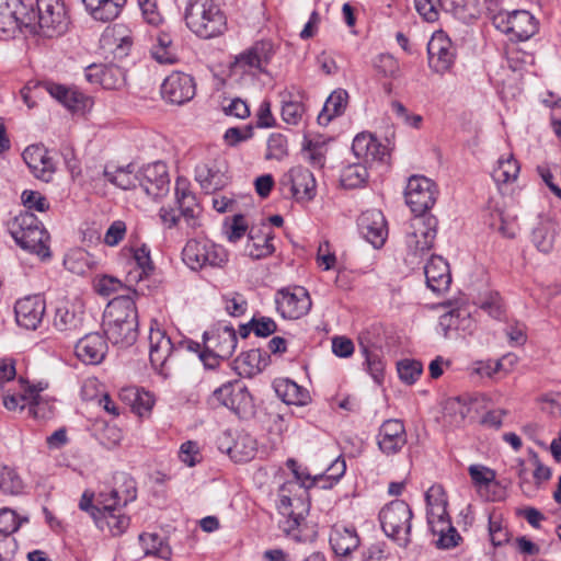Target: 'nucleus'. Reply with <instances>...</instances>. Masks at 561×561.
<instances>
[{
	"instance_id": "1",
	"label": "nucleus",
	"mask_w": 561,
	"mask_h": 561,
	"mask_svg": "<svg viewBox=\"0 0 561 561\" xmlns=\"http://www.w3.org/2000/svg\"><path fill=\"white\" fill-rule=\"evenodd\" d=\"M186 26L201 38L221 35L227 27V19L214 0H188L184 10Z\"/></svg>"
},
{
	"instance_id": "2",
	"label": "nucleus",
	"mask_w": 561,
	"mask_h": 561,
	"mask_svg": "<svg viewBox=\"0 0 561 561\" xmlns=\"http://www.w3.org/2000/svg\"><path fill=\"white\" fill-rule=\"evenodd\" d=\"M425 500L430 506L427 511L428 525L433 534H439L438 547L444 549L456 547L460 535L447 518L443 488L440 485L431 486L425 493Z\"/></svg>"
},
{
	"instance_id": "3",
	"label": "nucleus",
	"mask_w": 561,
	"mask_h": 561,
	"mask_svg": "<svg viewBox=\"0 0 561 561\" xmlns=\"http://www.w3.org/2000/svg\"><path fill=\"white\" fill-rule=\"evenodd\" d=\"M238 343L237 332L230 325H224L203 334V352L199 359L207 368H215L219 359L232 356Z\"/></svg>"
},
{
	"instance_id": "4",
	"label": "nucleus",
	"mask_w": 561,
	"mask_h": 561,
	"mask_svg": "<svg viewBox=\"0 0 561 561\" xmlns=\"http://www.w3.org/2000/svg\"><path fill=\"white\" fill-rule=\"evenodd\" d=\"M412 510L401 500H394L383 506L379 513V520L385 534L402 545L410 542Z\"/></svg>"
},
{
	"instance_id": "5",
	"label": "nucleus",
	"mask_w": 561,
	"mask_h": 561,
	"mask_svg": "<svg viewBox=\"0 0 561 561\" xmlns=\"http://www.w3.org/2000/svg\"><path fill=\"white\" fill-rule=\"evenodd\" d=\"M182 260L192 271H198L206 266L221 267L228 257L222 247L191 239L183 248Z\"/></svg>"
},
{
	"instance_id": "6",
	"label": "nucleus",
	"mask_w": 561,
	"mask_h": 561,
	"mask_svg": "<svg viewBox=\"0 0 561 561\" xmlns=\"http://www.w3.org/2000/svg\"><path fill=\"white\" fill-rule=\"evenodd\" d=\"M435 183L422 175H412L407 184L404 197L408 206L415 216H432L427 214L436 202Z\"/></svg>"
},
{
	"instance_id": "7",
	"label": "nucleus",
	"mask_w": 561,
	"mask_h": 561,
	"mask_svg": "<svg viewBox=\"0 0 561 561\" xmlns=\"http://www.w3.org/2000/svg\"><path fill=\"white\" fill-rule=\"evenodd\" d=\"M438 220L435 216H415L412 230L405 237L409 254L422 256L428 252L436 239Z\"/></svg>"
},
{
	"instance_id": "8",
	"label": "nucleus",
	"mask_w": 561,
	"mask_h": 561,
	"mask_svg": "<svg viewBox=\"0 0 561 561\" xmlns=\"http://www.w3.org/2000/svg\"><path fill=\"white\" fill-rule=\"evenodd\" d=\"M428 66L439 75L448 72L457 57V49L448 35L443 31H435L427 44Z\"/></svg>"
},
{
	"instance_id": "9",
	"label": "nucleus",
	"mask_w": 561,
	"mask_h": 561,
	"mask_svg": "<svg viewBox=\"0 0 561 561\" xmlns=\"http://www.w3.org/2000/svg\"><path fill=\"white\" fill-rule=\"evenodd\" d=\"M38 25L45 36L53 37L64 34L69 19L64 2L60 0H37Z\"/></svg>"
},
{
	"instance_id": "10",
	"label": "nucleus",
	"mask_w": 561,
	"mask_h": 561,
	"mask_svg": "<svg viewBox=\"0 0 561 561\" xmlns=\"http://www.w3.org/2000/svg\"><path fill=\"white\" fill-rule=\"evenodd\" d=\"M275 302L277 311L285 319L304 317L309 312L312 305L308 290L301 286L278 290Z\"/></svg>"
},
{
	"instance_id": "11",
	"label": "nucleus",
	"mask_w": 561,
	"mask_h": 561,
	"mask_svg": "<svg viewBox=\"0 0 561 561\" xmlns=\"http://www.w3.org/2000/svg\"><path fill=\"white\" fill-rule=\"evenodd\" d=\"M213 397L239 416L248 414L253 407L252 396L247 386L239 380L227 382L217 388Z\"/></svg>"
},
{
	"instance_id": "12",
	"label": "nucleus",
	"mask_w": 561,
	"mask_h": 561,
	"mask_svg": "<svg viewBox=\"0 0 561 561\" xmlns=\"http://www.w3.org/2000/svg\"><path fill=\"white\" fill-rule=\"evenodd\" d=\"M138 186L153 198L164 196L170 188L168 167L162 161H156L138 170Z\"/></svg>"
},
{
	"instance_id": "13",
	"label": "nucleus",
	"mask_w": 561,
	"mask_h": 561,
	"mask_svg": "<svg viewBox=\"0 0 561 561\" xmlns=\"http://www.w3.org/2000/svg\"><path fill=\"white\" fill-rule=\"evenodd\" d=\"M227 172L226 161L216 158L201 162L195 167V180L205 193H214L228 184Z\"/></svg>"
},
{
	"instance_id": "14",
	"label": "nucleus",
	"mask_w": 561,
	"mask_h": 561,
	"mask_svg": "<svg viewBox=\"0 0 561 561\" xmlns=\"http://www.w3.org/2000/svg\"><path fill=\"white\" fill-rule=\"evenodd\" d=\"M150 351L149 358L151 365L160 375L168 377L169 364L175 360L174 341L160 329L150 330L149 335Z\"/></svg>"
},
{
	"instance_id": "15",
	"label": "nucleus",
	"mask_w": 561,
	"mask_h": 561,
	"mask_svg": "<svg viewBox=\"0 0 561 561\" xmlns=\"http://www.w3.org/2000/svg\"><path fill=\"white\" fill-rule=\"evenodd\" d=\"M161 95L169 103L182 105L195 95V81L192 76L175 71L161 84Z\"/></svg>"
},
{
	"instance_id": "16",
	"label": "nucleus",
	"mask_w": 561,
	"mask_h": 561,
	"mask_svg": "<svg viewBox=\"0 0 561 561\" xmlns=\"http://www.w3.org/2000/svg\"><path fill=\"white\" fill-rule=\"evenodd\" d=\"M407 442L408 435L401 420L389 419L380 425L377 434V444L382 454L387 456L396 455L401 451Z\"/></svg>"
},
{
	"instance_id": "17",
	"label": "nucleus",
	"mask_w": 561,
	"mask_h": 561,
	"mask_svg": "<svg viewBox=\"0 0 561 561\" xmlns=\"http://www.w3.org/2000/svg\"><path fill=\"white\" fill-rule=\"evenodd\" d=\"M46 304L41 295L26 296L14 306L15 320L20 327L36 330L45 314Z\"/></svg>"
},
{
	"instance_id": "18",
	"label": "nucleus",
	"mask_w": 561,
	"mask_h": 561,
	"mask_svg": "<svg viewBox=\"0 0 561 561\" xmlns=\"http://www.w3.org/2000/svg\"><path fill=\"white\" fill-rule=\"evenodd\" d=\"M357 226L360 234L374 248L378 249L383 245L388 229L383 214L378 209H370L364 211L357 220Z\"/></svg>"
},
{
	"instance_id": "19",
	"label": "nucleus",
	"mask_w": 561,
	"mask_h": 561,
	"mask_svg": "<svg viewBox=\"0 0 561 561\" xmlns=\"http://www.w3.org/2000/svg\"><path fill=\"white\" fill-rule=\"evenodd\" d=\"M352 151L364 164L385 162L389 156L387 147L369 133H360L354 138Z\"/></svg>"
},
{
	"instance_id": "20",
	"label": "nucleus",
	"mask_w": 561,
	"mask_h": 561,
	"mask_svg": "<svg viewBox=\"0 0 561 561\" xmlns=\"http://www.w3.org/2000/svg\"><path fill=\"white\" fill-rule=\"evenodd\" d=\"M284 183L290 184V192L297 202H310L317 194L316 179L311 171L302 167L289 170Z\"/></svg>"
},
{
	"instance_id": "21",
	"label": "nucleus",
	"mask_w": 561,
	"mask_h": 561,
	"mask_svg": "<svg viewBox=\"0 0 561 561\" xmlns=\"http://www.w3.org/2000/svg\"><path fill=\"white\" fill-rule=\"evenodd\" d=\"M22 157L35 178L45 182L50 181L55 172V165L44 146L31 145L25 148Z\"/></svg>"
},
{
	"instance_id": "22",
	"label": "nucleus",
	"mask_w": 561,
	"mask_h": 561,
	"mask_svg": "<svg viewBox=\"0 0 561 561\" xmlns=\"http://www.w3.org/2000/svg\"><path fill=\"white\" fill-rule=\"evenodd\" d=\"M127 321L138 322L137 308L129 295H121L108 302L103 316V327Z\"/></svg>"
},
{
	"instance_id": "23",
	"label": "nucleus",
	"mask_w": 561,
	"mask_h": 561,
	"mask_svg": "<svg viewBox=\"0 0 561 561\" xmlns=\"http://www.w3.org/2000/svg\"><path fill=\"white\" fill-rule=\"evenodd\" d=\"M504 25H497L504 33L513 34L517 41H527L538 32V22L530 12L517 10L507 15Z\"/></svg>"
},
{
	"instance_id": "24",
	"label": "nucleus",
	"mask_w": 561,
	"mask_h": 561,
	"mask_svg": "<svg viewBox=\"0 0 561 561\" xmlns=\"http://www.w3.org/2000/svg\"><path fill=\"white\" fill-rule=\"evenodd\" d=\"M178 209L187 229L194 231L201 224L198 220L199 206L196 196L188 190L185 181L178 179L175 186Z\"/></svg>"
},
{
	"instance_id": "25",
	"label": "nucleus",
	"mask_w": 561,
	"mask_h": 561,
	"mask_svg": "<svg viewBox=\"0 0 561 561\" xmlns=\"http://www.w3.org/2000/svg\"><path fill=\"white\" fill-rule=\"evenodd\" d=\"M77 357L89 365L100 364L107 352V342L100 333H90L80 339L75 347Z\"/></svg>"
},
{
	"instance_id": "26",
	"label": "nucleus",
	"mask_w": 561,
	"mask_h": 561,
	"mask_svg": "<svg viewBox=\"0 0 561 561\" xmlns=\"http://www.w3.org/2000/svg\"><path fill=\"white\" fill-rule=\"evenodd\" d=\"M427 287L434 293H443L449 288L451 275L449 265L439 255H432L424 266Z\"/></svg>"
},
{
	"instance_id": "27",
	"label": "nucleus",
	"mask_w": 561,
	"mask_h": 561,
	"mask_svg": "<svg viewBox=\"0 0 561 561\" xmlns=\"http://www.w3.org/2000/svg\"><path fill=\"white\" fill-rule=\"evenodd\" d=\"M45 89L55 100L71 112H81L91 105L90 98L77 89L55 82L45 83Z\"/></svg>"
},
{
	"instance_id": "28",
	"label": "nucleus",
	"mask_w": 561,
	"mask_h": 561,
	"mask_svg": "<svg viewBox=\"0 0 561 561\" xmlns=\"http://www.w3.org/2000/svg\"><path fill=\"white\" fill-rule=\"evenodd\" d=\"M26 7L20 0H0V30L14 34L26 26Z\"/></svg>"
},
{
	"instance_id": "29",
	"label": "nucleus",
	"mask_w": 561,
	"mask_h": 561,
	"mask_svg": "<svg viewBox=\"0 0 561 561\" xmlns=\"http://www.w3.org/2000/svg\"><path fill=\"white\" fill-rule=\"evenodd\" d=\"M85 78L91 83H99L104 89L113 90L124 81V71L114 64H92L85 68Z\"/></svg>"
},
{
	"instance_id": "30",
	"label": "nucleus",
	"mask_w": 561,
	"mask_h": 561,
	"mask_svg": "<svg viewBox=\"0 0 561 561\" xmlns=\"http://www.w3.org/2000/svg\"><path fill=\"white\" fill-rule=\"evenodd\" d=\"M12 237L23 250L35 253L42 259L50 257L49 234L44 227L31 232L14 231Z\"/></svg>"
},
{
	"instance_id": "31",
	"label": "nucleus",
	"mask_w": 561,
	"mask_h": 561,
	"mask_svg": "<svg viewBox=\"0 0 561 561\" xmlns=\"http://www.w3.org/2000/svg\"><path fill=\"white\" fill-rule=\"evenodd\" d=\"M330 545L336 556L347 557L360 545L354 527L335 525L330 533Z\"/></svg>"
},
{
	"instance_id": "32",
	"label": "nucleus",
	"mask_w": 561,
	"mask_h": 561,
	"mask_svg": "<svg viewBox=\"0 0 561 561\" xmlns=\"http://www.w3.org/2000/svg\"><path fill=\"white\" fill-rule=\"evenodd\" d=\"M53 325L59 332H72L82 325V311L67 300L60 301L55 308Z\"/></svg>"
},
{
	"instance_id": "33",
	"label": "nucleus",
	"mask_w": 561,
	"mask_h": 561,
	"mask_svg": "<svg viewBox=\"0 0 561 561\" xmlns=\"http://www.w3.org/2000/svg\"><path fill=\"white\" fill-rule=\"evenodd\" d=\"M273 387L277 397L286 404L304 407L311 401L309 391L290 379H276Z\"/></svg>"
},
{
	"instance_id": "34",
	"label": "nucleus",
	"mask_w": 561,
	"mask_h": 561,
	"mask_svg": "<svg viewBox=\"0 0 561 561\" xmlns=\"http://www.w3.org/2000/svg\"><path fill=\"white\" fill-rule=\"evenodd\" d=\"M90 15L101 22H110L116 19L126 0H82Z\"/></svg>"
},
{
	"instance_id": "35",
	"label": "nucleus",
	"mask_w": 561,
	"mask_h": 561,
	"mask_svg": "<svg viewBox=\"0 0 561 561\" xmlns=\"http://www.w3.org/2000/svg\"><path fill=\"white\" fill-rule=\"evenodd\" d=\"M103 176L107 182L122 190H135L138 187V171L135 172L133 163L113 169L110 165H105Z\"/></svg>"
},
{
	"instance_id": "36",
	"label": "nucleus",
	"mask_w": 561,
	"mask_h": 561,
	"mask_svg": "<svg viewBox=\"0 0 561 561\" xmlns=\"http://www.w3.org/2000/svg\"><path fill=\"white\" fill-rule=\"evenodd\" d=\"M274 55V47L270 41L256 42L248 51L237 58L238 64L262 70V67L270 62Z\"/></svg>"
},
{
	"instance_id": "37",
	"label": "nucleus",
	"mask_w": 561,
	"mask_h": 561,
	"mask_svg": "<svg viewBox=\"0 0 561 561\" xmlns=\"http://www.w3.org/2000/svg\"><path fill=\"white\" fill-rule=\"evenodd\" d=\"M348 103V93L344 89L334 90L327 99L322 111L318 115V123L327 126L333 118L341 116Z\"/></svg>"
},
{
	"instance_id": "38",
	"label": "nucleus",
	"mask_w": 561,
	"mask_h": 561,
	"mask_svg": "<svg viewBox=\"0 0 561 561\" xmlns=\"http://www.w3.org/2000/svg\"><path fill=\"white\" fill-rule=\"evenodd\" d=\"M106 339L114 345L128 347L133 345L138 336V322H123L104 327Z\"/></svg>"
},
{
	"instance_id": "39",
	"label": "nucleus",
	"mask_w": 561,
	"mask_h": 561,
	"mask_svg": "<svg viewBox=\"0 0 561 561\" xmlns=\"http://www.w3.org/2000/svg\"><path fill=\"white\" fill-rule=\"evenodd\" d=\"M115 503H104L105 506H103L100 517L102 518V530L106 527L113 536H119L128 528L129 517L125 514L116 513L119 511V507L115 506Z\"/></svg>"
},
{
	"instance_id": "40",
	"label": "nucleus",
	"mask_w": 561,
	"mask_h": 561,
	"mask_svg": "<svg viewBox=\"0 0 561 561\" xmlns=\"http://www.w3.org/2000/svg\"><path fill=\"white\" fill-rule=\"evenodd\" d=\"M121 398L127 401L139 416L149 413L154 404L153 396L150 392L136 387L124 388Z\"/></svg>"
},
{
	"instance_id": "41",
	"label": "nucleus",
	"mask_w": 561,
	"mask_h": 561,
	"mask_svg": "<svg viewBox=\"0 0 561 561\" xmlns=\"http://www.w3.org/2000/svg\"><path fill=\"white\" fill-rule=\"evenodd\" d=\"M237 363L247 376H254L261 373L270 363V355L260 348H253L242 353Z\"/></svg>"
},
{
	"instance_id": "42",
	"label": "nucleus",
	"mask_w": 561,
	"mask_h": 561,
	"mask_svg": "<svg viewBox=\"0 0 561 561\" xmlns=\"http://www.w3.org/2000/svg\"><path fill=\"white\" fill-rule=\"evenodd\" d=\"M133 261L136 265L135 270H130L127 274L128 282L138 283L144 277L150 275L153 271V264L150 257V250L142 244L133 250Z\"/></svg>"
},
{
	"instance_id": "43",
	"label": "nucleus",
	"mask_w": 561,
	"mask_h": 561,
	"mask_svg": "<svg viewBox=\"0 0 561 561\" xmlns=\"http://www.w3.org/2000/svg\"><path fill=\"white\" fill-rule=\"evenodd\" d=\"M346 471L345 460L337 457L331 462L324 473L313 477L311 484H317L321 489L333 488Z\"/></svg>"
},
{
	"instance_id": "44",
	"label": "nucleus",
	"mask_w": 561,
	"mask_h": 561,
	"mask_svg": "<svg viewBox=\"0 0 561 561\" xmlns=\"http://www.w3.org/2000/svg\"><path fill=\"white\" fill-rule=\"evenodd\" d=\"M368 179L367 165L363 162H354L346 165L341 173V184L345 188H357Z\"/></svg>"
},
{
	"instance_id": "45",
	"label": "nucleus",
	"mask_w": 561,
	"mask_h": 561,
	"mask_svg": "<svg viewBox=\"0 0 561 561\" xmlns=\"http://www.w3.org/2000/svg\"><path fill=\"white\" fill-rule=\"evenodd\" d=\"M270 234L254 236L253 230L249 232V240L244 247V254L252 259H262L274 251Z\"/></svg>"
},
{
	"instance_id": "46",
	"label": "nucleus",
	"mask_w": 561,
	"mask_h": 561,
	"mask_svg": "<svg viewBox=\"0 0 561 561\" xmlns=\"http://www.w3.org/2000/svg\"><path fill=\"white\" fill-rule=\"evenodd\" d=\"M146 556H154L162 560H170L172 550L169 545L163 542L157 534H142L139 536Z\"/></svg>"
},
{
	"instance_id": "47",
	"label": "nucleus",
	"mask_w": 561,
	"mask_h": 561,
	"mask_svg": "<svg viewBox=\"0 0 561 561\" xmlns=\"http://www.w3.org/2000/svg\"><path fill=\"white\" fill-rule=\"evenodd\" d=\"M360 352L365 356V364L367 371L373 379L380 383L383 378L385 363L380 355V350L377 347H369L360 342Z\"/></svg>"
},
{
	"instance_id": "48",
	"label": "nucleus",
	"mask_w": 561,
	"mask_h": 561,
	"mask_svg": "<svg viewBox=\"0 0 561 561\" xmlns=\"http://www.w3.org/2000/svg\"><path fill=\"white\" fill-rule=\"evenodd\" d=\"M24 483L20 474L8 466H0V491L8 495H19L23 492Z\"/></svg>"
},
{
	"instance_id": "49",
	"label": "nucleus",
	"mask_w": 561,
	"mask_h": 561,
	"mask_svg": "<svg viewBox=\"0 0 561 561\" xmlns=\"http://www.w3.org/2000/svg\"><path fill=\"white\" fill-rule=\"evenodd\" d=\"M444 415L450 417V423L460 424L471 411V405L460 397L448 398L444 402Z\"/></svg>"
},
{
	"instance_id": "50",
	"label": "nucleus",
	"mask_w": 561,
	"mask_h": 561,
	"mask_svg": "<svg viewBox=\"0 0 561 561\" xmlns=\"http://www.w3.org/2000/svg\"><path fill=\"white\" fill-rule=\"evenodd\" d=\"M519 173V164L513 158L500 159L497 167L493 170L492 176L497 183H510L517 179Z\"/></svg>"
},
{
	"instance_id": "51",
	"label": "nucleus",
	"mask_w": 561,
	"mask_h": 561,
	"mask_svg": "<svg viewBox=\"0 0 561 561\" xmlns=\"http://www.w3.org/2000/svg\"><path fill=\"white\" fill-rule=\"evenodd\" d=\"M288 156L287 138L280 133H273L267 139L266 160H283Z\"/></svg>"
},
{
	"instance_id": "52",
	"label": "nucleus",
	"mask_w": 561,
	"mask_h": 561,
	"mask_svg": "<svg viewBox=\"0 0 561 561\" xmlns=\"http://www.w3.org/2000/svg\"><path fill=\"white\" fill-rule=\"evenodd\" d=\"M20 382L22 386V400H28L30 411L34 414L35 417L39 416L38 405L41 401V392L45 389L42 383L38 385H30L23 378H20Z\"/></svg>"
},
{
	"instance_id": "53",
	"label": "nucleus",
	"mask_w": 561,
	"mask_h": 561,
	"mask_svg": "<svg viewBox=\"0 0 561 561\" xmlns=\"http://www.w3.org/2000/svg\"><path fill=\"white\" fill-rule=\"evenodd\" d=\"M399 378L408 383H414L423 371L422 363L414 359H403L398 363Z\"/></svg>"
},
{
	"instance_id": "54",
	"label": "nucleus",
	"mask_w": 561,
	"mask_h": 561,
	"mask_svg": "<svg viewBox=\"0 0 561 561\" xmlns=\"http://www.w3.org/2000/svg\"><path fill=\"white\" fill-rule=\"evenodd\" d=\"M44 227L42 221L31 211H21L18 216L14 217L11 224V234L13 236L14 231L19 232H31L32 230Z\"/></svg>"
},
{
	"instance_id": "55",
	"label": "nucleus",
	"mask_w": 561,
	"mask_h": 561,
	"mask_svg": "<svg viewBox=\"0 0 561 561\" xmlns=\"http://www.w3.org/2000/svg\"><path fill=\"white\" fill-rule=\"evenodd\" d=\"M21 199L23 205L26 207L25 211L33 210L44 213L49 209V203L47 198L37 191L25 190L22 192Z\"/></svg>"
},
{
	"instance_id": "56",
	"label": "nucleus",
	"mask_w": 561,
	"mask_h": 561,
	"mask_svg": "<svg viewBox=\"0 0 561 561\" xmlns=\"http://www.w3.org/2000/svg\"><path fill=\"white\" fill-rule=\"evenodd\" d=\"M136 486L135 481L129 478L124 479V490L113 489L110 491V500H113L115 506L122 507L127 503L134 501L136 499Z\"/></svg>"
},
{
	"instance_id": "57",
	"label": "nucleus",
	"mask_w": 561,
	"mask_h": 561,
	"mask_svg": "<svg viewBox=\"0 0 561 561\" xmlns=\"http://www.w3.org/2000/svg\"><path fill=\"white\" fill-rule=\"evenodd\" d=\"M306 113L305 105L299 101H284L282 106V119L289 125H298Z\"/></svg>"
},
{
	"instance_id": "58",
	"label": "nucleus",
	"mask_w": 561,
	"mask_h": 561,
	"mask_svg": "<svg viewBox=\"0 0 561 561\" xmlns=\"http://www.w3.org/2000/svg\"><path fill=\"white\" fill-rule=\"evenodd\" d=\"M415 10L427 23H434L439 19V5L442 0H414Z\"/></svg>"
},
{
	"instance_id": "59",
	"label": "nucleus",
	"mask_w": 561,
	"mask_h": 561,
	"mask_svg": "<svg viewBox=\"0 0 561 561\" xmlns=\"http://www.w3.org/2000/svg\"><path fill=\"white\" fill-rule=\"evenodd\" d=\"M225 310L232 317H241L248 309V301L243 295L231 293L222 296Z\"/></svg>"
},
{
	"instance_id": "60",
	"label": "nucleus",
	"mask_w": 561,
	"mask_h": 561,
	"mask_svg": "<svg viewBox=\"0 0 561 561\" xmlns=\"http://www.w3.org/2000/svg\"><path fill=\"white\" fill-rule=\"evenodd\" d=\"M479 307L494 319H500L504 313L502 299L497 293H490L488 296L481 298Z\"/></svg>"
},
{
	"instance_id": "61",
	"label": "nucleus",
	"mask_w": 561,
	"mask_h": 561,
	"mask_svg": "<svg viewBox=\"0 0 561 561\" xmlns=\"http://www.w3.org/2000/svg\"><path fill=\"white\" fill-rule=\"evenodd\" d=\"M374 66L378 73L386 78H394L399 72L398 61L389 54L379 55L376 58Z\"/></svg>"
},
{
	"instance_id": "62",
	"label": "nucleus",
	"mask_w": 561,
	"mask_h": 561,
	"mask_svg": "<svg viewBox=\"0 0 561 561\" xmlns=\"http://www.w3.org/2000/svg\"><path fill=\"white\" fill-rule=\"evenodd\" d=\"M553 240V233L543 225H540L533 230V242L536 248L543 253H548L552 250Z\"/></svg>"
},
{
	"instance_id": "63",
	"label": "nucleus",
	"mask_w": 561,
	"mask_h": 561,
	"mask_svg": "<svg viewBox=\"0 0 561 561\" xmlns=\"http://www.w3.org/2000/svg\"><path fill=\"white\" fill-rule=\"evenodd\" d=\"M179 458L188 467H194L201 461V454L197 443L187 440L183 443L179 450Z\"/></svg>"
},
{
	"instance_id": "64",
	"label": "nucleus",
	"mask_w": 561,
	"mask_h": 561,
	"mask_svg": "<svg viewBox=\"0 0 561 561\" xmlns=\"http://www.w3.org/2000/svg\"><path fill=\"white\" fill-rule=\"evenodd\" d=\"M469 474L472 482L479 486L489 485L495 480V471L484 466L471 465Z\"/></svg>"
}]
</instances>
